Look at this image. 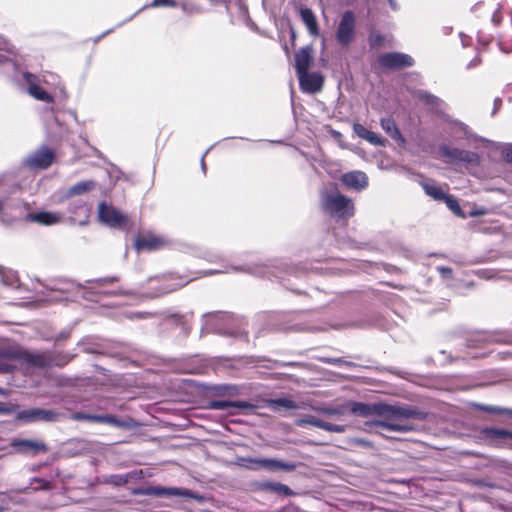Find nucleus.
<instances>
[{
    "label": "nucleus",
    "mask_w": 512,
    "mask_h": 512,
    "mask_svg": "<svg viewBox=\"0 0 512 512\" xmlns=\"http://www.w3.org/2000/svg\"><path fill=\"white\" fill-rule=\"evenodd\" d=\"M120 280L119 276H108L98 279L85 281V284L69 282L61 290L72 292L81 291L82 297L88 301H99L102 297L127 296L146 298H155L164 294L173 292L188 284L192 279H186L182 276L167 274L163 276L150 277L147 283L150 285L148 291H143V286L137 290H126L119 288L117 290H108L105 287Z\"/></svg>",
    "instance_id": "obj_1"
},
{
    "label": "nucleus",
    "mask_w": 512,
    "mask_h": 512,
    "mask_svg": "<svg viewBox=\"0 0 512 512\" xmlns=\"http://www.w3.org/2000/svg\"><path fill=\"white\" fill-rule=\"evenodd\" d=\"M381 416H387L390 419L384 421H375L373 425L386 431L410 432L416 430V426L409 420L423 421L428 413L418 408L409 406L382 404Z\"/></svg>",
    "instance_id": "obj_2"
},
{
    "label": "nucleus",
    "mask_w": 512,
    "mask_h": 512,
    "mask_svg": "<svg viewBox=\"0 0 512 512\" xmlns=\"http://www.w3.org/2000/svg\"><path fill=\"white\" fill-rule=\"evenodd\" d=\"M200 336L215 333L234 338H246V322L243 318L226 312H209L202 316Z\"/></svg>",
    "instance_id": "obj_3"
},
{
    "label": "nucleus",
    "mask_w": 512,
    "mask_h": 512,
    "mask_svg": "<svg viewBox=\"0 0 512 512\" xmlns=\"http://www.w3.org/2000/svg\"><path fill=\"white\" fill-rule=\"evenodd\" d=\"M320 204L326 214L337 220H346L355 212L353 201L338 191H323Z\"/></svg>",
    "instance_id": "obj_4"
},
{
    "label": "nucleus",
    "mask_w": 512,
    "mask_h": 512,
    "mask_svg": "<svg viewBox=\"0 0 512 512\" xmlns=\"http://www.w3.org/2000/svg\"><path fill=\"white\" fill-rule=\"evenodd\" d=\"M237 463L241 467L249 470L264 469L272 472H291L296 468V465L292 462H285L274 458L239 457Z\"/></svg>",
    "instance_id": "obj_5"
},
{
    "label": "nucleus",
    "mask_w": 512,
    "mask_h": 512,
    "mask_svg": "<svg viewBox=\"0 0 512 512\" xmlns=\"http://www.w3.org/2000/svg\"><path fill=\"white\" fill-rule=\"evenodd\" d=\"M356 35V17L351 10L345 11L337 25L335 38L338 44L349 47Z\"/></svg>",
    "instance_id": "obj_6"
},
{
    "label": "nucleus",
    "mask_w": 512,
    "mask_h": 512,
    "mask_svg": "<svg viewBox=\"0 0 512 512\" xmlns=\"http://www.w3.org/2000/svg\"><path fill=\"white\" fill-rule=\"evenodd\" d=\"M55 159V153L49 147L43 145L35 151L28 154L23 159V165L33 170H43L49 168Z\"/></svg>",
    "instance_id": "obj_7"
},
{
    "label": "nucleus",
    "mask_w": 512,
    "mask_h": 512,
    "mask_svg": "<svg viewBox=\"0 0 512 512\" xmlns=\"http://www.w3.org/2000/svg\"><path fill=\"white\" fill-rule=\"evenodd\" d=\"M136 493L154 497H184L189 499H199V496L193 491L178 487L148 486L138 489Z\"/></svg>",
    "instance_id": "obj_8"
},
{
    "label": "nucleus",
    "mask_w": 512,
    "mask_h": 512,
    "mask_svg": "<svg viewBox=\"0 0 512 512\" xmlns=\"http://www.w3.org/2000/svg\"><path fill=\"white\" fill-rule=\"evenodd\" d=\"M98 218L105 225L112 228L126 229L128 218L122 214L118 209L105 202H101L98 206Z\"/></svg>",
    "instance_id": "obj_9"
},
{
    "label": "nucleus",
    "mask_w": 512,
    "mask_h": 512,
    "mask_svg": "<svg viewBox=\"0 0 512 512\" xmlns=\"http://www.w3.org/2000/svg\"><path fill=\"white\" fill-rule=\"evenodd\" d=\"M439 151L440 154L451 163H466L473 166L480 164V156L473 151L449 147L447 145H441Z\"/></svg>",
    "instance_id": "obj_10"
},
{
    "label": "nucleus",
    "mask_w": 512,
    "mask_h": 512,
    "mask_svg": "<svg viewBox=\"0 0 512 512\" xmlns=\"http://www.w3.org/2000/svg\"><path fill=\"white\" fill-rule=\"evenodd\" d=\"M382 68L396 70L414 65V59L405 53L389 52L381 55L378 59Z\"/></svg>",
    "instance_id": "obj_11"
},
{
    "label": "nucleus",
    "mask_w": 512,
    "mask_h": 512,
    "mask_svg": "<svg viewBox=\"0 0 512 512\" xmlns=\"http://www.w3.org/2000/svg\"><path fill=\"white\" fill-rule=\"evenodd\" d=\"M297 76L302 92L315 94L322 90L324 85V77L321 73L308 71Z\"/></svg>",
    "instance_id": "obj_12"
},
{
    "label": "nucleus",
    "mask_w": 512,
    "mask_h": 512,
    "mask_svg": "<svg viewBox=\"0 0 512 512\" xmlns=\"http://www.w3.org/2000/svg\"><path fill=\"white\" fill-rule=\"evenodd\" d=\"M20 187L16 184L5 187L0 194V217L6 210H13L19 208L21 201L18 195Z\"/></svg>",
    "instance_id": "obj_13"
},
{
    "label": "nucleus",
    "mask_w": 512,
    "mask_h": 512,
    "mask_svg": "<svg viewBox=\"0 0 512 512\" xmlns=\"http://www.w3.org/2000/svg\"><path fill=\"white\" fill-rule=\"evenodd\" d=\"M296 424L299 427H305L307 425H311L322 430L333 432V433H344L347 430V425H338L332 424L326 421H323L315 416L306 415L303 418L297 420Z\"/></svg>",
    "instance_id": "obj_14"
},
{
    "label": "nucleus",
    "mask_w": 512,
    "mask_h": 512,
    "mask_svg": "<svg viewBox=\"0 0 512 512\" xmlns=\"http://www.w3.org/2000/svg\"><path fill=\"white\" fill-rule=\"evenodd\" d=\"M12 447L19 453L29 456H36L48 450L47 446L41 442L31 439H18L12 442Z\"/></svg>",
    "instance_id": "obj_15"
},
{
    "label": "nucleus",
    "mask_w": 512,
    "mask_h": 512,
    "mask_svg": "<svg viewBox=\"0 0 512 512\" xmlns=\"http://www.w3.org/2000/svg\"><path fill=\"white\" fill-rule=\"evenodd\" d=\"M23 78L29 84L28 94L38 101H42L45 103H53L54 98L51 94H49L46 90H44L41 86L35 83L36 76L30 72H24Z\"/></svg>",
    "instance_id": "obj_16"
},
{
    "label": "nucleus",
    "mask_w": 512,
    "mask_h": 512,
    "mask_svg": "<svg viewBox=\"0 0 512 512\" xmlns=\"http://www.w3.org/2000/svg\"><path fill=\"white\" fill-rule=\"evenodd\" d=\"M341 182L348 188L361 191L368 186V177L362 171H351L342 175Z\"/></svg>",
    "instance_id": "obj_17"
},
{
    "label": "nucleus",
    "mask_w": 512,
    "mask_h": 512,
    "mask_svg": "<svg viewBox=\"0 0 512 512\" xmlns=\"http://www.w3.org/2000/svg\"><path fill=\"white\" fill-rule=\"evenodd\" d=\"M164 327H177L182 337H187L191 332V323L186 315L169 314L162 321Z\"/></svg>",
    "instance_id": "obj_18"
},
{
    "label": "nucleus",
    "mask_w": 512,
    "mask_h": 512,
    "mask_svg": "<svg viewBox=\"0 0 512 512\" xmlns=\"http://www.w3.org/2000/svg\"><path fill=\"white\" fill-rule=\"evenodd\" d=\"M313 62V48L312 46L302 47L295 53V69L297 75L308 72Z\"/></svg>",
    "instance_id": "obj_19"
},
{
    "label": "nucleus",
    "mask_w": 512,
    "mask_h": 512,
    "mask_svg": "<svg viewBox=\"0 0 512 512\" xmlns=\"http://www.w3.org/2000/svg\"><path fill=\"white\" fill-rule=\"evenodd\" d=\"M23 362L28 366L36 368H49L51 367L49 351L45 352H31L24 350Z\"/></svg>",
    "instance_id": "obj_20"
},
{
    "label": "nucleus",
    "mask_w": 512,
    "mask_h": 512,
    "mask_svg": "<svg viewBox=\"0 0 512 512\" xmlns=\"http://www.w3.org/2000/svg\"><path fill=\"white\" fill-rule=\"evenodd\" d=\"M382 403L367 404L362 402H351L350 413L360 417H369L372 415H381Z\"/></svg>",
    "instance_id": "obj_21"
},
{
    "label": "nucleus",
    "mask_w": 512,
    "mask_h": 512,
    "mask_svg": "<svg viewBox=\"0 0 512 512\" xmlns=\"http://www.w3.org/2000/svg\"><path fill=\"white\" fill-rule=\"evenodd\" d=\"M51 112L54 115V123L58 126L59 130L57 131V135L60 138H63L67 136L71 130L69 129L68 125L64 123V121L61 120V114L67 113L76 123H78V117L75 110H60L56 109L54 107H51Z\"/></svg>",
    "instance_id": "obj_22"
},
{
    "label": "nucleus",
    "mask_w": 512,
    "mask_h": 512,
    "mask_svg": "<svg viewBox=\"0 0 512 512\" xmlns=\"http://www.w3.org/2000/svg\"><path fill=\"white\" fill-rule=\"evenodd\" d=\"M25 219L29 222H35L41 225L49 226L60 222L61 216L54 212L40 211L35 213H28Z\"/></svg>",
    "instance_id": "obj_23"
},
{
    "label": "nucleus",
    "mask_w": 512,
    "mask_h": 512,
    "mask_svg": "<svg viewBox=\"0 0 512 512\" xmlns=\"http://www.w3.org/2000/svg\"><path fill=\"white\" fill-rule=\"evenodd\" d=\"M208 407L214 410H226L228 408L249 410L253 409L254 405L247 401L211 400L208 403Z\"/></svg>",
    "instance_id": "obj_24"
},
{
    "label": "nucleus",
    "mask_w": 512,
    "mask_h": 512,
    "mask_svg": "<svg viewBox=\"0 0 512 512\" xmlns=\"http://www.w3.org/2000/svg\"><path fill=\"white\" fill-rule=\"evenodd\" d=\"M353 131L358 137L368 141L370 144L377 145V146H385V140H383L375 132L368 130L362 124H359V123L354 124Z\"/></svg>",
    "instance_id": "obj_25"
},
{
    "label": "nucleus",
    "mask_w": 512,
    "mask_h": 512,
    "mask_svg": "<svg viewBox=\"0 0 512 512\" xmlns=\"http://www.w3.org/2000/svg\"><path fill=\"white\" fill-rule=\"evenodd\" d=\"M96 188V182L93 180H84L80 181L72 186H70L63 195V198H71L77 195L86 194Z\"/></svg>",
    "instance_id": "obj_26"
},
{
    "label": "nucleus",
    "mask_w": 512,
    "mask_h": 512,
    "mask_svg": "<svg viewBox=\"0 0 512 512\" xmlns=\"http://www.w3.org/2000/svg\"><path fill=\"white\" fill-rule=\"evenodd\" d=\"M163 244V239L156 236H148L137 239L135 246L138 250L153 251L160 248Z\"/></svg>",
    "instance_id": "obj_27"
},
{
    "label": "nucleus",
    "mask_w": 512,
    "mask_h": 512,
    "mask_svg": "<svg viewBox=\"0 0 512 512\" xmlns=\"http://www.w3.org/2000/svg\"><path fill=\"white\" fill-rule=\"evenodd\" d=\"M208 392L215 396H236L240 389L233 384H214L208 387Z\"/></svg>",
    "instance_id": "obj_28"
},
{
    "label": "nucleus",
    "mask_w": 512,
    "mask_h": 512,
    "mask_svg": "<svg viewBox=\"0 0 512 512\" xmlns=\"http://www.w3.org/2000/svg\"><path fill=\"white\" fill-rule=\"evenodd\" d=\"M247 272V273H250V274H253V275H257V276H261V277H264L266 275L265 271H264V268L262 267H259V266H252V265H244V266H232L230 268L228 267H225L224 269L222 270H214V271H210V274H214V273H228V272Z\"/></svg>",
    "instance_id": "obj_29"
},
{
    "label": "nucleus",
    "mask_w": 512,
    "mask_h": 512,
    "mask_svg": "<svg viewBox=\"0 0 512 512\" xmlns=\"http://www.w3.org/2000/svg\"><path fill=\"white\" fill-rule=\"evenodd\" d=\"M380 125L381 128L386 132V134H388L392 139L401 142L405 141L392 117L382 118L380 121Z\"/></svg>",
    "instance_id": "obj_30"
},
{
    "label": "nucleus",
    "mask_w": 512,
    "mask_h": 512,
    "mask_svg": "<svg viewBox=\"0 0 512 512\" xmlns=\"http://www.w3.org/2000/svg\"><path fill=\"white\" fill-rule=\"evenodd\" d=\"M421 186H422L424 192L428 196L433 198L435 201L443 202V200L448 195L439 185H437L433 181H431V182H422Z\"/></svg>",
    "instance_id": "obj_31"
},
{
    "label": "nucleus",
    "mask_w": 512,
    "mask_h": 512,
    "mask_svg": "<svg viewBox=\"0 0 512 512\" xmlns=\"http://www.w3.org/2000/svg\"><path fill=\"white\" fill-rule=\"evenodd\" d=\"M300 16L302 21L305 23L308 31L311 35L318 34V25L316 17L310 8L303 7L300 9Z\"/></svg>",
    "instance_id": "obj_32"
},
{
    "label": "nucleus",
    "mask_w": 512,
    "mask_h": 512,
    "mask_svg": "<svg viewBox=\"0 0 512 512\" xmlns=\"http://www.w3.org/2000/svg\"><path fill=\"white\" fill-rule=\"evenodd\" d=\"M268 406L274 412H278L281 409L295 410L298 409V405L289 398H276L268 401Z\"/></svg>",
    "instance_id": "obj_33"
},
{
    "label": "nucleus",
    "mask_w": 512,
    "mask_h": 512,
    "mask_svg": "<svg viewBox=\"0 0 512 512\" xmlns=\"http://www.w3.org/2000/svg\"><path fill=\"white\" fill-rule=\"evenodd\" d=\"M61 416L56 410L35 408V422H56Z\"/></svg>",
    "instance_id": "obj_34"
},
{
    "label": "nucleus",
    "mask_w": 512,
    "mask_h": 512,
    "mask_svg": "<svg viewBox=\"0 0 512 512\" xmlns=\"http://www.w3.org/2000/svg\"><path fill=\"white\" fill-rule=\"evenodd\" d=\"M482 435L490 440L512 439V431L493 427L484 428Z\"/></svg>",
    "instance_id": "obj_35"
},
{
    "label": "nucleus",
    "mask_w": 512,
    "mask_h": 512,
    "mask_svg": "<svg viewBox=\"0 0 512 512\" xmlns=\"http://www.w3.org/2000/svg\"><path fill=\"white\" fill-rule=\"evenodd\" d=\"M263 490L279 495L292 496L293 491L285 484L279 482H264L261 484Z\"/></svg>",
    "instance_id": "obj_36"
},
{
    "label": "nucleus",
    "mask_w": 512,
    "mask_h": 512,
    "mask_svg": "<svg viewBox=\"0 0 512 512\" xmlns=\"http://www.w3.org/2000/svg\"><path fill=\"white\" fill-rule=\"evenodd\" d=\"M51 367H64L67 365L76 355L66 352L49 351Z\"/></svg>",
    "instance_id": "obj_37"
},
{
    "label": "nucleus",
    "mask_w": 512,
    "mask_h": 512,
    "mask_svg": "<svg viewBox=\"0 0 512 512\" xmlns=\"http://www.w3.org/2000/svg\"><path fill=\"white\" fill-rule=\"evenodd\" d=\"M415 97L424 104L435 108L439 107L443 103V101L439 97L425 90L416 91Z\"/></svg>",
    "instance_id": "obj_38"
},
{
    "label": "nucleus",
    "mask_w": 512,
    "mask_h": 512,
    "mask_svg": "<svg viewBox=\"0 0 512 512\" xmlns=\"http://www.w3.org/2000/svg\"><path fill=\"white\" fill-rule=\"evenodd\" d=\"M0 277L5 285L11 288L18 287V277L16 272L6 270L4 267L0 266Z\"/></svg>",
    "instance_id": "obj_39"
},
{
    "label": "nucleus",
    "mask_w": 512,
    "mask_h": 512,
    "mask_svg": "<svg viewBox=\"0 0 512 512\" xmlns=\"http://www.w3.org/2000/svg\"><path fill=\"white\" fill-rule=\"evenodd\" d=\"M476 409L480 411H484L490 414H506L512 417V409L510 408H503L499 406H493V405H485V404H474Z\"/></svg>",
    "instance_id": "obj_40"
},
{
    "label": "nucleus",
    "mask_w": 512,
    "mask_h": 512,
    "mask_svg": "<svg viewBox=\"0 0 512 512\" xmlns=\"http://www.w3.org/2000/svg\"><path fill=\"white\" fill-rule=\"evenodd\" d=\"M443 202L456 216L466 218V214L463 212L458 203V200L454 196L448 194Z\"/></svg>",
    "instance_id": "obj_41"
},
{
    "label": "nucleus",
    "mask_w": 512,
    "mask_h": 512,
    "mask_svg": "<svg viewBox=\"0 0 512 512\" xmlns=\"http://www.w3.org/2000/svg\"><path fill=\"white\" fill-rule=\"evenodd\" d=\"M15 419L23 423L35 422V408L15 411Z\"/></svg>",
    "instance_id": "obj_42"
},
{
    "label": "nucleus",
    "mask_w": 512,
    "mask_h": 512,
    "mask_svg": "<svg viewBox=\"0 0 512 512\" xmlns=\"http://www.w3.org/2000/svg\"><path fill=\"white\" fill-rule=\"evenodd\" d=\"M23 352L22 349H3L0 350V359H6V360H13V359H19L23 361Z\"/></svg>",
    "instance_id": "obj_43"
},
{
    "label": "nucleus",
    "mask_w": 512,
    "mask_h": 512,
    "mask_svg": "<svg viewBox=\"0 0 512 512\" xmlns=\"http://www.w3.org/2000/svg\"><path fill=\"white\" fill-rule=\"evenodd\" d=\"M71 418L76 421H89V422H100V414H88L84 412H75L71 415Z\"/></svg>",
    "instance_id": "obj_44"
},
{
    "label": "nucleus",
    "mask_w": 512,
    "mask_h": 512,
    "mask_svg": "<svg viewBox=\"0 0 512 512\" xmlns=\"http://www.w3.org/2000/svg\"><path fill=\"white\" fill-rule=\"evenodd\" d=\"M68 211L71 213V214H74V215H79L81 213H84L85 214V217L87 218V209H86V205H85V202L82 201V200H75V201H72L70 204H69V207H68Z\"/></svg>",
    "instance_id": "obj_45"
},
{
    "label": "nucleus",
    "mask_w": 512,
    "mask_h": 512,
    "mask_svg": "<svg viewBox=\"0 0 512 512\" xmlns=\"http://www.w3.org/2000/svg\"><path fill=\"white\" fill-rule=\"evenodd\" d=\"M318 412L327 415V416H341L345 414L346 408L345 406H337V407H322L316 409Z\"/></svg>",
    "instance_id": "obj_46"
},
{
    "label": "nucleus",
    "mask_w": 512,
    "mask_h": 512,
    "mask_svg": "<svg viewBox=\"0 0 512 512\" xmlns=\"http://www.w3.org/2000/svg\"><path fill=\"white\" fill-rule=\"evenodd\" d=\"M177 2L175 0H153L151 4L144 6L139 11H142L143 9L147 7L155 8V7H176Z\"/></svg>",
    "instance_id": "obj_47"
},
{
    "label": "nucleus",
    "mask_w": 512,
    "mask_h": 512,
    "mask_svg": "<svg viewBox=\"0 0 512 512\" xmlns=\"http://www.w3.org/2000/svg\"><path fill=\"white\" fill-rule=\"evenodd\" d=\"M99 423L111 424V425H113L115 427H122V426H124L123 422L120 419H118L114 415H109V414L100 415V422Z\"/></svg>",
    "instance_id": "obj_48"
},
{
    "label": "nucleus",
    "mask_w": 512,
    "mask_h": 512,
    "mask_svg": "<svg viewBox=\"0 0 512 512\" xmlns=\"http://www.w3.org/2000/svg\"><path fill=\"white\" fill-rule=\"evenodd\" d=\"M129 481V476L128 474H120V475H113L111 476V483L114 484V485H124L126 483H128Z\"/></svg>",
    "instance_id": "obj_49"
},
{
    "label": "nucleus",
    "mask_w": 512,
    "mask_h": 512,
    "mask_svg": "<svg viewBox=\"0 0 512 512\" xmlns=\"http://www.w3.org/2000/svg\"><path fill=\"white\" fill-rule=\"evenodd\" d=\"M180 6H181L182 11L186 14H193L196 12H200L199 8H197L195 5L189 4L187 2H182Z\"/></svg>",
    "instance_id": "obj_50"
},
{
    "label": "nucleus",
    "mask_w": 512,
    "mask_h": 512,
    "mask_svg": "<svg viewBox=\"0 0 512 512\" xmlns=\"http://www.w3.org/2000/svg\"><path fill=\"white\" fill-rule=\"evenodd\" d=\"M0 50L8 53H13V46L3 37L0 36Z\"/></svg>",
    "instance_id": "obj_51"
},
{
    "label": "nucleus",
    "mask_w": 512,
    "mask_h": 512,
    "mask_svg": "<svg viewBox=\"0 0 512 512\" xmlns=\"http://www.w3.org/2000/svg\"><path fill=\"white\" fill-rule=\"evenodd\" d=\"M383 37L380 34H371L369 37V43L371 47L378 46L382 43Z\"/></svg>",
    "instance_id": "obj_52"
},
{
    "label": "nucleus",
    "mask_w": 512,
    "mask_h": 512,
    "mask_svg": "<svg viewBox=\"0 0 512 512\" xmlns=\"http://www.w3.org/2000/svg\"><path fill=\"white\" fill-rule=\"evenodd\" d=\"M33 481L39 483V487H38L39 489L49 490L51 488L50 482L46 479L34 478Z\"/></svg>",
    "instance_id": "obj_53"
},
{
    "label": "nucleus",
    "mask_w": 512,
    "mask_h": 512,
    "mask_svg": "<svg viewBox=\"0 0 512 512\" xmlns=\"http://www.w3.org/2000/svg\"><path fill=\"white\" fill-rule=\"evenodd\" d=\"M322 362L332 364V365L341 366V365H343L344 360L342 358L327 357V358H322Z\"/></svg>",
    "instance_id": "obj_54"
},
{
    "label": "nucleus",
    "mask_w": 512,
    "mask_h": 512,
    "mask_svg": "<svg viewBox=\"0 0 512 512\" xmlns=\"http://www.w3.org/2000/svg\"><path fill=\"white\" fill-rule=\"evenodd\" d=\"M437 270L439 271V273L441 274V276L443 278H448V277H450L452 275V269L449 268V267L438 266Z\"/></svg>",
    "instance_id": "obj_55"
},
{
    "label": "nucleus",
    "mask_w": 512,
    "mask_h": 512,
    "mask_svg": "<svg viewBox=\"0 0 512 512\" xmlns=\"http://www.w3.org/2000/svg\"><path fill=\"white\" fill-rule=\"evenodd\" d=\"M455 126L458 131L462 132L465 136H469V128L466 124L463 122L457 121L455 122Z\"/></svg>",
    "instance_id": "obj_56"
},
{
    "label": "nucleus",
    "mask_w": 512,
    "mask_h": 512,
    "mask_svg": "<svg viewBox=\"0 0 512 512\" xmlns=\"http://www.w3.org/2000/svg\"><path fill=\"white\" fill-rule=\"evenodd\" d=\"M70 336V330H63L55 336V342L59 343L68 339Z\"/></svg>",
    "instance_id": "obj_57"
},
{
    "label": "nucleus",
    "mask_w": 512,
    "mask_h": 512,
    "mask_svg": "<svg viewBox=\"0 0 512 512\" xmlns=\"http://www.w3.org/2000/svg\"><path fill=\"white\" fill-rule=\"evenodd\" d=\"M14 413V406H8L2 402H0V414H12Z\"/></svg>",
    "instance_id": "obj_58"
},
{
    "label": "nucleus",
    "mask_w": 512,
    "mask_h": 512,
    "mask_svg": "<svg viewBox=\"0 0 512 512\" xmlns=\"http://www.w3.org/2000/svg\"><path fill=\"white\" fill-rule=\"evenodd\" d=\"M481 63V58L479 55L475 56L466 66L467 69H473L479 66Z\"/></svg>",
    "instance_id": "obj_59"
},
{
    "label": "nucleus",
    "mask_w": 512,
    "mask_h": 512,
    "mask_svg": "<svg viewBox=\"0 0 512 512\" xmlns=\"http://www.w3.org/2000/svg\"><path fill=\"white\" fill-rule=\"evenodd\" d=\"M14 370V366L9 363H0L1 373H10Z\"/></svg>",
    "instance_id": "obj_60"
},
{
    "label": "nucleus",
    "mask_w": 512,
    "mask_h": 512,
    "mask_svg": "<svg viewBox=\"0 0 512 512\" xmlns=\"http://www.w3.org/2000/svg\"><path fill=\"white\" fill-rule=\"evenodd\" d=\"M502 154L507 162L512 163V146L503 150Z\"/></svg>",
    "instance_id": "obj_61"
},
{
    "label": "nucleus",
    "mask_w": 512,
    "mask_h": 512,
    "mask_svg": "<svg viewBox=\"0 0 512 512\" xmlns=\"http://www.w3.org/2000/svg\"><path fill=\"white\" fill-rule=\"evenodd\" d=\"M501 105H502V100L500 98H495L494 100V108H493V111H492V116H494L497 111L501 108Z\"/></svg>",
    "instance_id": "obj_62"
},
{
    "label": "nucleus",
    "mask_w": 512,
    "mask_h": 512,
    "mask_svg": "<svg viewBox=\"0 0 512 512\" xmlns=\"http://www.w3.org/2000/svg\"><path fill=\"white\" fill-rule=\"evenodd\" d=\"M203 257H205L208 261H216L217 259L220 258V256L216 253H210V252H207Z\"/></svg>",
    "instance_id": "obj_63"
},
{
    "label": "nucleus",
    "mask_w": 512,
    "mask_h": 512,
    "mask_svg": "<svg viewBox=\"0 0 512 512\" xmlns=\"http://www.w3.org/2000/svg\"><path fill=\"white\" fill-rule=\"evenodd\" d=\"M505 93L507 94L508 100L512 101V83L506 86Z\"/></svg>",
    "instance_id": "obj_64"
}]
</instances>
